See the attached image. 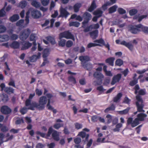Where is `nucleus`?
I'll return each instance as SVG.
<instances>
[{"instance_id":"nucleus-1","label":"nucleus","mask_w":148,"mask_h":148,"mask_svg":"<svg viewBox=\"0 0 148 148\" xmlns=\"http://www.w3.org/2000/svg\"><path fill=\"white\" fill-rule=\"evenodd\" d=\"M46 96H41L39 98L38 101L39 103L33 101L32 102V105L34 106V109L35 108L39 110H41L44 109L45 105L47 101V107L48 109L52 111L54 114H56L57 112L56 110L54 109L50 105L51 99L53 97V95L49 93L46 94Z\"/></svg>"},{"instance_id":"nucleus-2","label":"nucleus","mask_w":148,"mask_h":148,"mask_svg":"<svg viewBox=\"0 0 148 148\" xmlns=\"http://www.w3.org/2000/svg\"><path fill=\"white\" fill-rule=\"evenodd\" d=\"M147 116L146 114L143 112L138 114L137 117L133 121L132 118L129 117L127 120V125H130L132 127H134L140 124V121H144Z\"/></svg>"},{"instance_id":"nucleus-3","label":"nucleus","mask_w":148,"mask_h":148,"mask_svg":"<svg viewBox=\"0 0 148 148\" xmlns=\"http://www.w3.org/2000/svg\"><path fill=\"white\" fill-rule=\"evenodd\" d=\"M51 134L52 138L54 140L58 141L60 140L59 132L53 130L52 126L49 128L46 136L47 137H50Z\"/></svg>"},{"instance_id":"nucleus-4","label":"nucleus","mask_w":148,"mask_h":148,"mask_svg":"<svg viewBox=\"0 0 148 148\" xmlns=\"http://www.w3.org/2000/svg\"><path fill=\"white\" fill-rule=\"evenodd\" d=\"M136 98L137 101L135 102V104L137 110L138 112H144L145 111L143 109L144 106L141 96L137 95L136 96Z\"/></svg>"},{"instance_id":"nucleus-5","label":"nucleus","mask_w":148,"mask_h":148,"mask_svg":"<svg viewBox=\"0 0 148 148\" xmlns=\"http://www.w3.org/2000/svg\"><path fill=\"white\" fill-rule=\"evenodd\" d=\"M140 26V24L130 25L128 27V30L133 34H137L141 32Z\"/></svg>"},{"instance_id":"nucleus-6","label":"nucleus","mask_w":148,"mask_h":148,"mask_svg":"<svg viewBox=\"0 0 148 148\" xmlns=\"http://www.w3.org/2000/svg\"><path fill=\"white\" fill-rule=\"evenodd\" d=\"M60 38H64L67 39H71L73 41H75V38L74 36L69 31H65L60 33Z\"/></svg>"},{"instance_id":"nucleus-7","label":"nucleus","mask_w":148,"mask_h":148,"mask_svg":"<svg viewBox=\"0 0 148 148\" xmlns=\"http://www.w3.org/2000/svg\"><path fill=\"white\" fill-rule=\"evenodd\" d=\"M31 33V31L29 28L22 31L20 34V38L23 41L26 40L29 37Z\"/></svg>"},{"instance_id":"nucleus-8","label":"nucleus","mask_w":148,"mask_h":148,"mask_svg":"<svg viewBox=\"0 0 148 148\" xmlns=\"http://www.w3.org/2000/svg\"><path fill=\"white\" fill-rule=\"evenodd\" d=\"M35 93H34L33 94H30L29 96L28 99H27L25 101V105L26 106L29 107L28 108V109L32 110H34V106L32 105V102L31 103V100L35 96Z\"/></svg>"},{"instance_id":"nucleus-9","label":"nucleus","mask_w":148,"mask_h":148,"mask_svg":"<svg viewBox=\"0 0 148 148\" xmlns=\"http://www.w3.org/2000/svg\"><path fill=\"white\" fill-rule=\"evenodd\" d=\"M138 82V79H134V80L130 81L129 84L131 86H133L135 85L134 88L135 90L134 93L137 94L138 92V90L140 89V88L138 84H136Z\"/></svg>"},{"instance_id":"nucleus-10","label":"nucleus","mask_w":148,"mask_h":148,"mask_svg":"<svg viewBox=\"0 0 148 148\" xmlns=\"http://www.w3.org/2000/svg\"><path fill=\"white\" fill-rule=\"evenodd\" d=\"M93 77L96 78L98 80H100L99 82H98L97 84L98 85H100L102 83V79L104 78V76L101 73L98 72H95L93 75Z\"/></svg>"},{"instance_id":"nucleus-11","label":"nucleus","mask_w":148,"mask_h":148,"mask_svg":"<svg viewBox=\"0 0 148 148\" xmlns=\"http://www.w3.org/2000/svg\"><path fill=\"white\" fill-rule=\"evenodd\" d=\"M31 14L34 18H37L41 17V14L40 11L35 10L32 8H30Z\"/></svg>"},{"instance_id":"nucleus-12","label":"nucleus","mask_w":148,"mask_h":148,"mask_svg":"<svg viewBox=\"0 0 148 148\" xmlns=\"http://www.w3.org/2000/svg\"><path fill=\"white\" fill-rule=\"evenodd\" d=\"M1 112L5 114H10L12 110L11 109L7 106H2L0 109Z\"/></svg>"},{"instance_id":"nucleus-13","label":"nucleus","mask_w":148,"mask_h":148,"mask_svg":"<svg viewBox=\"0 0 148 148\" xmlns=\"http://www.w3.org/2000/svg\"><path fill=\"white\" fill-rule=\"evenodd\" d=\"M78 136L81 137L83 139V141L84 142L88 141L89 135L88 134H86V133L83 131H81L79 132Z\"/></svg>"},{"instance_id":"nucleus-14","label":"nucleus","mask_w":148,"mask_h":148,"mask_svg":"<svg viewBox=\"0 0 148 148\" xmlns=\"http://www.w3.org/2000/svg\"><path fill=\"white\" fill-rule=\"evenodd\" d=\"M121 74L120 73L112 77L111 82V85H114L116 83L119 82L121 79Z\"/></svg>"},{"instance_id":"nucleus-15","label":"nucleus","mask_w":148,"mask_h":148,"mask_svg":"<svg viewBox=\"0 0 148 148\" xmlns=\"http://www.w3.org/2000/svg\"><path fill=\"white\" fill-rule=\"evenodd\" d=\"M120 44L123 45L127 47L131 51H133L134 49L133 45L130 42H126L125 41L123 40L120 43Z\"/></svg>"},{"instance_id":"nucleus-16","label":"nucleus","mask_w":148,"mask_h":148,"mask_svg":"<svg viewBox=\"0 0 148 148\" xmlns=\"http://www.w3.org/2000/svg\"><path fill=\"white\" fill-rule=\"evenodd\" d=\"M22 45L21 50H24L30 47L32 45V43L29 42V41H24L22 42Z\"/></svg>"},{"instance_id":"nucleus-17","label":"nucleus","mask_w":148,"mask_h":148,"mask_svg":"<svg viewBox=\"0 0 148 148\" xmlns=\"http://www.w3.org/2000/svg\"><path fill=\"white\" fill-rule=\"evenodd\" d=\"M94 42L102 44L106 48H107L108 50H110V45L107 42V44H105L104 40L102 38L95 40L94 41Z\"/></svg>"},{"instance_id":"nucleus-18","label":"nucleus","mask_w":148,"mask_h":148,"mask_svg":"<svg viewBox=\"0 0 148 148\" xmlns=\"http://www.w3.org/2000/svg\"><path fill=\"white\" fill-rule=\"evenodd\" d=\"M81 64L84 69L88 71H90L92 68V65L90 63L84 62L81 63Z\"/></svg>"},{"instance_id":"nucleus-19","label":"nucleus","mask_w":148,"mask_h":148,"mask_svg":"<svg viewBox=\"0 0 148 148\" xmlns=\"http://www.w3.org/2000/svg\"><path fill=\"white\" fill-rule=\"evenodd\" d=\"M69 13L64 8H62L61 9L60 11V14L59 17H65L66 18L69 15Z\"/></svg>"},{"instance_id":"nucleus-20","label":"nucleus","mask_w":148,"mask_h":148,"mask_svg":"<svg viewBox=\"0 0 148 148\" xmlns=\"http://www.w3.org/2000/svg\"><path fill=\"white\" fill-rule=\"evenodd\" d=\"M83 17L84 19V21L89 22L90 20L92 17L91 14L89 13L85 12L83 14Z\"/></svg>"},{"instance_id":"nucleus-21","label":"nucleus","mask_w":148,"mask_h":148,"mask_svg":"<svg viewBox=\"0 0 148 148\" xmlns=\"http://www.w3.org/2000/svg\"><path fill=\"white\" fill-rule=\"evenodd\" d=\"M41 55V53L40 52H38L37 55H34L29 58L30 61L32 62H35L38 59L40 58Z\"/></svg>"},{"instance_id":"nucleus-22","label":"nucleus","mask_w":148,"mask_h":148,"mask_svg":"<svg viewBox=\"0 0 148 148\" xmlns=\"http://www.w3.org/2000/svg\"><path fill=\"white\" fill-rule=\"evenodd\" d=\"M79 60L81 62V63L84 62H87L90 60V58L87 56H81L79 57Z\"/></svg>"},{"instance_id":"nucleus-23","label":"nucleus","mask_w":148,"mask_h":148,"mask_svg":"<svg viewBox=\"0 0 148 148\" xmlns=\"http://www.w3.org/2000/svg\"><path fill=\"white\" fill-rule=\"evenodd\" d=\"M115 58L113 57H110L109 58L105 60V62L108 63L109 65L111 66H113L114 65V61Z\"/></svg>"},{"instance_id":"nucleus-24","label":"nucleus","mask_w":148,"mask_h":148,"mask_svg":"<svg viewBox=\"0 0 148 148\" xmlns=\"http://www.w3.org/2000/svg\"><path fill=\"white\" fill-rule=\"evenodd\" d=\"M97 6L95 0H93L90 7L88 9V11L90 12H91L96 8Z\"/></svg>"},{"instance_id":"nucleus-25","label":"nucleus","mask_w":148,"mask_h":148,"mask_svg":"<svg viewBox=\"0 0 148 148\" xmlns=\"http://www.w3.org/2000/svg\"><path fill=\"white\" fill-rule=\"evenodd\" d=\"M98 31L97 29L89 33L90 37L93 39H95L98 36Z\"/></svg>"},{"instance_id":"nucleus-26","label":"nucleus","mask_w":148,"mask_h":148,"mask_svg":"<svg viewBox=\"0 0 148 148\" xmlns=\"http://www.w3.org/2000/svg\"><path fill=\"white\" fill-rule=\"evenodd\" d=\"M4 91L6 93L9 95L14 92V89L10 87H6L4 89Z\"/></svg>"},{"instance_id":"nucleus-27","label":"nucleus","mask_w":148,"mask_h":148,"mask_svg":"<svg viewBox=\"0 0 148 148\" xmlns=\"http://www.w3.org/2000/svg\"><path fill=\"white\" fill-rule=\"evenodd\" d=\"M9 39V37L8 35H0V42L7 41Z\"/></svg>"},{"instance_id":"nucleus-28","label":"nucleus","mask_w":148,"mask_h":148,"mask_svg":"<svg viewBox=\"0 0 148 148\" xmlns=\"http://www.w3.org/2000/svg\"><path fill=\"white\" fill-rule=\"evenodd\" d=\"M20 46V44L18 42L16 41L13 42L10 45V46L14 49L18 48Z\"/></svg>"},{"instance_id":"nucleus-29","label":"nucleus","mask_w":148,"mask_h":148,"mask_svg":"<svg viewBox=\"0 0 148 148\" xmlns=\"http://www.w3.org/2000/svg\"><path fill=\"white\" fill-rule=\"evenodd\" d=\"M122 94L121 92L119 93L113 99V101L114 102H117L119 101L120 100L122 96Z\"/></svg>"},{"instance_id":"nucleus-30","label":"nucleus","mask_w":148,"mask_h":148,"mask_svg":"<svg viewBox=\"0 0 148 148\" xmlns=\"http://www.w3.org/2000/svg\"><path fill=\"white\" fill-rule=\"evenodd\" d=\"M19 18V16L18 14H14L10 18V20L12 22H15Z\"/></svg>"},{"instance_id":"nucleus-31","label":"nucleus","mask_w":148,"mask_h":148,"mask_svg":"<svg viewBox=\"0 0 148 148\" xmlns=\"http://www.w3.org/2000/svg\"><path fill=\"white\" fill-rule=\"evenodd\" d=\"M81 6V4L80 3H75L73 6V8L74 12H78L79 8Z\"/></svg>"},{"instance_id":"nucleus-32","label":"nucleus","mask_w":148,"mask_h":148,"mask_svg":"<svg viewBox=\"0 0 148 148\" xmlns=\"http://www.w3.org/2000/svg\"><path fill=\"white\" fill-rule=\"evenodd\" d=\"M45 38L52 45H54L56 44L55 40L54 38L49 36L46 37Z\"/></svg>"},{"instance_id":"nucleus-33","label":"nucleus","mask_w":148,"mask_h":148,"mask_svg":"<svg viewBox=\"0 0 148 148\" xmlns=\"http://www.w3.org/2000/svg\"><path fill=\"white\" fill-rule=\"evenodd\" d=\"M115 106L113 104H111L110 106L106 108L104 110V112L105 113H108L110 111H114L115 110Z\"/></svg>"},{"instance_id":"nucleus-34","label":"nucleus","mask_w":148,"mask_h":148,"mask_svg":"<svg viewBox=\"0 0 148 148\" xmlns=\"http://www.w3.org/2000/svg\"><path fill=\"white\" fill-rule=\"evenodd\" d=\"M140 30L146 34H148V27L144 26L141 24H140Z\"/></svg>"},{"instance_id":"nucleus-35","label":"nucleus","mask_w":148,"mask_h":148,"mask_svg":"<svg viewBox=\"0 0 148 148\" xmlns=\"http://www.w3.org/2000/svg\"><path fill=\"white\" fill-rule=\"evenodd\" d=\"M117 8V6L115 5L109 8L108 9L109 12L110 14L112 13L115 12Z\"/></svg>"},{"instance_id":"nucleus-36","label":"nucleus","mask_w":148,"mask_h":148,"mask_svg":"<svg viewBox=\"0 0 148 148\" xmlns=\"http://www.w3.org/2000/svg\"><path fill=\"white\" fill-rule=\"evenodd\" d=\"M31 5L36 8H38L40 7V3L36 0H33L31 3Z\"/></svg>"},{"instance_id":"nucleus-37","label":"nucleus","mask_w":148,"mask_h":148,"mask_svg":"<svg viewBox=\"0 0 148 148\" xmlns=\"http://www.w3.org/2000/svg\"><path fill=\"white\" fill-rule=\"evenodd\" d=\"M130 108V107H127L125 110L118 111L119 114L121 115L126 114H127L129 112Z\"/></svg>"},{"instance_id":"nucleus-38","label":"nucleus","mask_w":148,"mask_h":148,"mask_svg":"<svg viewBox=\"0 0 148 148\" xmlns=\"http://www.w3.org/2000/svg\"><path fill=\"white\" fill-rule=\"evenodd\" d=\"M1 97L2 101L4 103L7 102L9 99L8 97L6 94H3L1 96Z\"/></svg>"},{"instance_id":"nucleus-39","label":"nucleus","mask_w":148,"mask_h":148,"mask_svg":"<svg viewBox=\"0 0 148 148\" xmlns=\"http://www.w3.org/2000/svg\"><path fill=\"white\" fill-rule=\"evenodd\" d=\"M68 80L74 84H75L76 83V81L75 78L72 75H70L68 77Z\"/></svg>"},{"instance_id":"nucleus-40","label":"nucleus","mask_w":148,"mask_h":148,"mask_svg":"<svg viewBox=\"0 0 148 148\" xmlns=\"http://www.w3.org/2000/svg\"><path fill=\"white\" fill-rule=\"evenodd\" d=\"M80 25V23L77 21L71 22L69 23V26H73L76 27H78Z\"/></svg>"},{"instance_id":"nucleus-41","label":"nucleus","mask_w":148,"mask_h":148,"mask_svg":"<svg viewBox=\"0 0 148 148\" xmlns=\"http://www.w3.org/2000/svg\"><path fill=\"white\" fill-rule=\"evenodd\" d=\"M99 46L101 47V45L100 44L97 43H88L87 45V47L88 48H90L92 47Z\"/></svg>"},{"instance_id":"nucleus-42","label":"nucleus","mask_w":148,"mask_h":148,"mask_svg":"<svg viewBox=\"0 0 148 148\" xmlns=\"http://www.w3.org/2000/svg\"><path fill=\"white\" fill-rule=\"evenodd\" d=\"M123 64V61L120 59H117L115 62V65L121 66Z\"/></svg>"},{"instance_id":"nucleus-43","label":"nucleus","mask_w":148,"mask_h":148,"mask_svg":"<svg viewBox=\"0 0 148 148\" xmlns=\"http://www.w3.org/2000/svg\"><path fill=\"white\" fill-rule=\"evenodd\" d=\"M66 44V40L64 39H61L58 42V45L60 46L64 47Z\"/></svg>"},{"instance_id":"nucleus-44","label":"nucleus","mask_w":148,"mask_h":148,"mask_svg":"<svg viewBox=\"0 0 148 148\" xmlns=\"http://www.w3.org/2000/svg\"><path fill=\"white\" fill-rule=\"evenodd\" d=\"M27 2L25 1H21L19 3V6L21 8H24L27 5Z\"/></svg>"},{"instance_id":"nucleus-45","label":"nucleus","mask_w":148,"mask_h":148,"mask_svg":"<svg viewBox=\"0 0 148 148\" xmlns=\"http://www.w3.org/2000/svg\"><path fill=\"white\" fill-rule=\"evenodd\" d=\"M122 126V124L121 123H119L117 124L116 126V127L113 129L114 132H119L120 131V128Z\"/></svg>"},{"instance_id":"nucleus-46","label":"nucleus","mask_w":148,"mask_h":148,"mask_svg":"<svg viewBox=\"0 0 148 148\" xmlns=\"http://www.w3.org/2000/svg\"><path fill=\"white\" fill-rule=\"evenodd\" d=\"M63 123H56L53 125V127L55 129L57 130L60 127H63Z\"/></svg>"},{"instance_id":"nucleus-47","label":"nucleus","mask_w":148,"mask_h":148,"mask_svg":"<svg viewBox=\"0 0 148 148\" xmlns=\"http://www.w3.org/2000/svg\"><path fill=\"white\" fill-rule=\"evenodd\" d=\"M138 12L137 9H133L130 10L129 11V14L130 16H133L136 14Z\"/></svg>"},{"instance_id":"nucleus-48","label":"nucleus","mask_w":148,"mask_h":148,"mask_svg":"<svg viewBox=\"0 0 148 148\" xmlns=\"http://www.w3.org/2000/svg\"><path fill=\"white\" fill-rule=\"evenodd\" d=\"M73 45V42L71 40H68L66 42V45L67 48L71 47Z\"/></svg>"},{"instance_id":"nucleus-49","label":"nucleus","mask_w":148,"mask_h":148,"mask_svg":"<svg viewBox=\"0 0 148 148\" xmlns=\"http://www.w3.org/2000/svg\"><path fill=\"white\" fill-rule=\"evenodd\" d=\"M7 29L4 25H0V33H3Z\"/></svg>"},{"instance_id":"nucleus-50","label":"nucleus","mask_w":148,"mask_h":148,"mask_svg":"<svg viewBox=\"0 0 148 148\" xmlns=\"http://www.w3.org/2000/svg\"><path fill=\"white\" fill-rule=\"evenodd\" d=\"M131 101V99L126 96L125 97L123 102L129 105L130 104Z\"/></svg>"},{"instance_id":"nucleus-51","label":"nucleus","mask_w":148,"mask_h":148,"mask_svg":"<svg viewBox=\"0 0 148 148\" xmlns=\"http://www.w3.org/2000/svg\"><path fill=\"white\" fill-rule=\"evenodd\" d=\"M36 94L38 96L41 95L42 94V91L41 90L36 88L35 90Z\"/></svg>"},{"instance_id":"nucleus-52","label":"nucleus","mask_w":148,"mask_h":148,"mask_svg":"<svg viewBox=\"0 0 148 148\" xmlns=\"http://www.w3.org/2000/svg\"><path fill=\"white\" fill-rule=\"evenodd\" d=\"M36 36L35 34H32L29 37V40L30 41L36 40Z\"/></svg>"},{"instance_id":"nucleus-53","label":"nucleus","mask_w":148,"mask_h":148,"mask_svg":"<svg viewBox=\"0 0 148 148\" xmlns=\"http://www.w3.org/2000/svg\"><path fill=\"white\" fill-rule=\"evenodd\" d=\"M117 11L119 13L121 14H125L126 12L125 10L122 8H119Z\"/></svg>"},{"instance_id":"nucleus-54","label":"nucleus","mask_w":148,"mask_h":148,"mask_svg":"<svg viewBox=\"0 0 148 148\" xmlns=\"http://www.w3.org/2000/svg\"><path fill=\"white\" fill-rule=\"evenodd\" d=\"M42 5L45 6L47 5L49 3V0H40Z\"/></svg>"},{"instance_id":"nucleus-55","label":"nucleus","mask_w":148,"mask_h":148,"mask_svg":"<svg viewBox=\"0 0 148 148\" xmlns=\"http://www.w3.org/2000/svg\"><path fill=\"white\" fill-rule=\"evenodd\" d=\"M20 112L21 114H24L27 112V108L25 107H23L21 109Z\"/></svg>"},{"instance_id":"nucleus-56","label":"nucleus","mask_w":148,"mask_h":148,"mask_svg":"<svg viewBox=\"0 0 148 148\" xmlns=\"http://www.w3.org/2000/svg\"><path fill=\"white\" fill-rule=\"evenodd\" d=\"M36 134L38 135H40L42 138H45L46 135L45 133H44L41 132L39 131H37L36 132Z\"/></svg>"},{"instance_id":"nucleus-57","label":"nucleus","mask_w":148,"mask_h":148,"mask_svg":"<svg viewBox=\"0 0 148 148\" xmlns=\"http://www.w3.org/2000/svg\"><path fill=\"white\" fill-rule=\"evenodd\" d=\"M75 127L77 130H79L82 128V125L81 124L78 123H76L74 124Z\"/></svg>"},{"instance_id":"nucleus-58","label":"nucleus","mask_w":148,"mask_h":148,"mask_svg":"<svg viewBox=\"0 0 148 148\" xmlns=\"http://www.w3.org/2000/svg\"><path fill=\"white\" fill-rule=\"evenodd\" d=\"M74 141L76 144H79L81 142L82 139L80 138L77 137L74 139Z\"/></svg>"},{"instance_id":"nucleus-59","label":"nucleus","mask_w":148,"mask_h":148,"mask_svg":"<svg viewBox=\"0 0 148 148\" xmlns=\"http://www.w3.org/2000/svg\"><path fill=\"white\" fill-rule=\"evenodd\" d=\"M106 118H107V123L109 124L112 121V116L109 114L107 115L106 116Z\"/></svg>"},{"instance_id":"nucleus-60","label":"nucleus","mask_w":148,"mask_h":148,"mask_svg":"<svg viewBox=\"0 0 148 148\" xmlns=\"http://www.w3.org/2000/svg\"><path fill=\"white\" fill-rule=\"evenodd\" d=\"M99 117L97 115L93 116L91 117V121L93 122H96L98 120Z\"/></svg>"},{"instance_id":"nucleus-61","label":"nucleus","mask_w":148,"mask_h":148,"mask_svg":"<svg viewBox=\"0 0 148 148\" xmlns=\"http://www.w3.org/2000/svg\"><path fill=\"white\" fill-rule=\"evenodd\" d=\"M139 95L140 96V95H144L146 94L145 90L143 89H141L138 92Z\"/></svg>"},{"instance_id":"nucleus-62","label":"nucleus","mask_w":148,"mask_h":148,"mask_svg":"<svg viewBox=\"0 0 148 148\" xmlns=\"http://www.w3.org/2000/svg\"><path fill=\"white\" fill-rule=\"evenodd\" d=\"M10 39L12 40H15L18 38V36L15 34H13L10 36Z\"/></svg>"},{"instance_id":"nucleus-63","label":"nucleus","mask_w":148,"mask_h":148,"mask_svg":"<svg viewBox=\"0 0 148 148\" xmlns=\"http://www.w3.org/2000/svg\"><path fill=\"white\" fill-rule=\"evenodd\" d=\"M8 85L9 86H11L13 87L14 88H16V86L15 85V82L14 80L12 79L9 82Z\"/></svg>"},{"instance_id":"nucleus-64","label":"nucleus","mask_w":148,"mask_h":148,"mask_svg":"<svg viewBox=\"0 0 148 148\" xmlns=\"http://www.w3.org/2000/svg\"><path fill=\"white\" fill-rule=\"evenodd\" d=\"M24 20L23 19H21L18 21L16 23V25L17 26H20L24 23Z\"/></svg>"}]
</instances>
